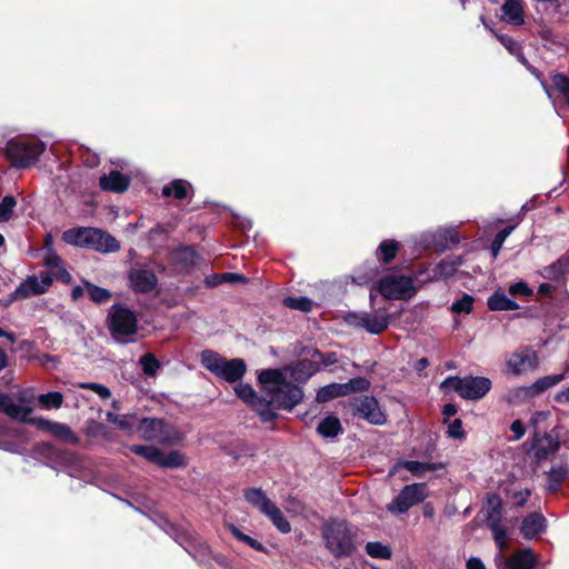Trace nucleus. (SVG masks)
<instances>
[{
  "label": "nucleus",
  "instance_id": "1",
  "mask_svg": "<svg viewBox=\"0 0 569 569\" xmlns=\"http://www.w3.org/2000/svg\"><path fill=\"white\" fill-rule=\"evenodd\" d=\"M267 396V403L276 409L291 410L303 398V391L297 385L288 382L278 369L262 370L258 376Z\"/></svg>",
  "mask_w": 569,
  "mask_h": 569
},
{
  "label": "nucleus",
  "instance_id": "2",
  "mask_svg": "<svg viewBox=\"0 0 569 569\" xmlns=\"http://www.w3.org/2000/svg\"><path fill=\"white\" fill-rule=\"evenodd\" d=\"M44 150V142L37 138L17 137L7 141L3 153L13 168L26 169L34 164Z\"/></svg>",
  "mask_w": 569,
  "mask_h": 569
},
{
  "label": "nucleus",
  "instance_id": "3",
  "mask_svg": "<svg viewBox=\"0 0 569 569\" xmlns=\"http://www.w3.org/2000/svg\"><path fill=\"white\" fill-rule=\"evenodd\" d=\"M200 361L208 371L227 382L238 381L247 371L243 359H227L212 350H203L200 355Z\"/></svg>",
  "mask_w": 569,
  "mask_h": 569
},
{
  "label": "nucleus",
  "instance_id": "4",
  "mask_svg": "<svg viewBox=\"0 0 569 569\" xmlns=\"http://www.w3.org/2000/svg\"><path fill=\"white\" fill-rule=\"evenodd\" d=\"M327 549L337 558L348 557L355 550V536L346 521L332 520L322 529Z\"/></svg>",
  "mask_w": 569,
  "mask_h": 569
},
{
  "label": "nucleus",
  "instance_id": "5",
  "mask_svg": "<svg viewBox=\"0 0 569 569\" xmlns=\"http://www.w3.org/2000/svg\"><path fill=\"white\" fill-rule=\"evenodd\" d=\"M108 329L111 337L119 343L133 341L138 330L136 313L123 305H113L108 313Z\"/></svg>",
  "mask_w": 569,
  "mask_h": 569
},
{
  "label": "nucleus",
  "instance_id": "6",
  "mask_svg": "<svg viewBox=\"0 0 569 569\" xmlns=\"http://www.w3.org/2000/svg\"><path fill=\"white\" fill-rule=\"evenodd\" d=\"M441 389L452 390L467 400H479L491 389V381L486 377H457L451 376L441 382Z\"/></svg>",
  "mask_w": 569,
  "mask_h": 569
},
{
  "label": "nucleus",
  "instance_id": "7",
  "mask_svg": "<svg viewBox=\"0 0 569 569\" xmlns=\"http://www.w3.org/2000/svg\"><path fill=\"white\" fill-rule=\"evenodd\" d=\"M137 431L141 439L157 441L164 446L177 445L182 438L176 428L158 418H143L139 420Z\"/></svg>",
  "mask_w": 569,
  "mask_h": 569
},
{
  "label": "nucleus",
  "instance_id": "8",
  "mask_svg": "<svg viewBox=\"0 0 569 569\" xmlns=\"http://www.w3.org/2000/svg\"><path fill=\"white\" fill-rule=\"evenodd\" d=\"M345 320L352 327L365 329L371 335H379L388 328L390 316L385 309H379L371 312H349Z\"/></svg>",
  "mask_w": 569,
  "mask_h": 569
},
{
  "label": "nucleus",
  "instance_id": "9",
  "mask_svg": "<svg viewBox=\"0 0 569 569\" xmlns=\"http://www.w3.org/2000/svg\"><path fill=\"white\" fill-rule=\"evenodd\" d=\"M428 496L425 483H412L405 486L398 496L387 505V510L393 515H403L413 506L422 502Z\"/></svg>",
  "mask_w": 569,
  "mask_h": 569
},
{
  "label": "nucleus",
  "instance_id": "10",
  "mask_svg": "<svg viewBox=\"0 0 569 569\" xmlns=\"http://www.w3.org/2000/svg\"><path fill=\"white\" fill-rule=\"evenodd\" d=\"M379 291L387 299H408L416 293L412 279L398 274L382 278L379 282Z\"/></svg>",
  "mask_w": 569,
  "mask_h": 569
},
{
  "label": "nucleus",
  "instance_id": "11",
  "mask_svg": "<svg viewBox=\"0 0 569 569\" xmlns=\"http://www.w3.org/2000/svg\"><path fill=\"white\" fill-rule=\"evenodd\" d=\"M234 392L257 411L262 421L270 422L277 418V413L272 411L270 403H267V399L258 397L250 385L239 383L234 387Z\"/></svg>",
  "mask_w": 569,
  "mask_h": 569
},
{
  "label": "nucleus",
  "instance_id": "12",
  "mask_svg": "<svg viewBox=\"0 0 569 569\" xmlns=\"http://www.w3.org/2000/svg\"><path fill=\"white\" fill-rule=\"evenodd\" d=\"M368 381L363 378H355L346 383H330L320 388L316 399L318 402H327L337 397L347 396L353 391H363L368 387Z\"/></svg>",
  "mask_w": 569,
  "mask_h": 569
},
{
  "label": "nucleus",
  "instance_id": "13",
  "mask_svg": "<svg viewBox=\"0 0 569 569\" xmlns=\"http://www.w3.org/2000/svg\"><path fill=\"white\" fill-rule=\"evenodd\" d=\"M506 366L509 373L520 376L538 367V357L535 350L521 348L506 358Z\"/></svg>",
  "mask_w": 569,
  "mask_h": 569
},
{
  "label": "nucleus",
  "instance_id": "14",
  "mask_svg": "<svg viewBox=\"0 0 569 569\" xmlns=\"http://www.w3.org/2000/svg\"><path fill=\"white\" fill-rule=\"evenodd\" d=\"M52 284V278L49 273H41L40 277H28L12 292V300L24 299L32 296L44 293Z\"/></svg>",
  "mask_w": 569,
  "mask_h": 569
},
{
  "label": "nucleus",
  "instance_id": "15",
  "mask_svg": "<svg viewBox=\"0 0 569 569\" xmlns=\"http://www.w3.org/2000/svg\"><path fill=\"white\" fill-rule=\"evenodd\" d=\"M497 569H533L537 565V557L530 548L515 552L510 558L498 553L495 557Z\"/></svg>",
  "mask_w": 569,
  "mask_h": 569
},
{
  "label": "nucleus",
  "instance_id": "16",
  "mask_svg": "<svg viewBox=\"0 0 569 569\" xmlns=\"http://www.w3.org/2000/svg\"><path fill=\"white\" fill-rule=\"evenodd\" d=\"M128 280L130 288L140 293L151 292L158 283L153 270L142 266L131 268L128 272Z\"/></svg>",
  "mask_w": 569,
  "mask_h": 569
},
{
  "label": "nucleus",
  "instance_id": "17",
  "mask_svg": "<svg viewBox=\"0 0 569 569\" xmlns=\"http://www.w3.org/2000/svg\"><path fill=\"white\" fill-rule=\"evenodd\" d=\"M465 263L463 257L461 256H449L442 259L431 270H428V274L425 278L426 281H439L447 280L453 277L459 268Z\"/></svg>",
  "mask_w": 569,
  "mask_h": 569
},
{
  "label": "nucleus",
  "instance_id": "18",
  "mask_svg": "<svg viewBox=\"0 0 569 569\" xmlns=\"http://www.w3.org/2000/svg\"><path fill=\"white\" fill-rule=\"evenodd\" d=\"M357 415L372 425H382L386 416L381 411L378 401L373 397L365 396L356 405Z\"/></svg>",
  "mask_w": 569,
  "mask_h": 569
},
{
  "label": "nucleus",
  "instance_id": "19",
  "mask_svg": "<svg viewBox=\"0 0 569 569\" xmlns=\"http://www.w3.org/2000/svg\"><path fill=\"white\" fill-rule=\"evenodd\" d=\"M89 243L88 247L93 248L100 252H117L120 250L119 241L112 237L111 234L97 229L89 227Z\"/></svg>",
  "mask_w": 569,
  "mask_h": 569
},
{
  "label": "nucleus",
  "instance_id": "20",
  "mask_svg": "<svg viewBox=\"0 0 569 569\" xmlns=\"http://www.w3.org/2000/svg\"><path fill=\"white\" fill-rule=\"evenodd\" d=\"M99 186L103 191L121 193L130 186V178L117 170L103 174L99 179Z\"/></svg>",
  "mask_w": 569,
  "mask_h": 569
},
{
  "label": "nucleus",
  "instance_id": "21",
  "mask_svg": "<svg viewBox=\"0 0 569 569\" xmlns=\"http://www.w3.org/2000/svg\"><path fill=\"white\" fill-rule=\"evenodd\" d=\"M39 428L47 430L54 437L62 439L69 443H78V436L64 423L53 422L44 419L36 420Z\"/></svg>",
  "mask_w": 569,
  "mask_h": 569
},
{
  "label": "nucleus",
  "instance_id": "22",
  "mask_svg": "<svg viewBox=\"0 0 569 569\" xmlns=\"http://www.w3.org/2000/svg\"><path fill=\"white\" fill-rule=\"evenodd\" d=\"M545 529L546 518L539 512H533L522 520L520 532L526 539H532L543 532Z\"/></svg>",
  "mask_w": 569,
  "mask_h": 569
},
{
  "label": "nucleus",
  "instance_id": "23",
  "mask_svg": "<svg viewBox=\"0 0 569 569\" xmlns=\"http://www.w3.org/2000/svg\"><path fill=\"white\" fill-rule=\"evenodd\" d=\"M0 411L20 421H28V417L31 413L30 408L14 403L11 397L6 393H0Z\"/></svg>",
  "mask_w": 569,
  "mask_h": 569
},
{
  "label": "nucleus",
  "instance_id": "24",
  "mask_svg": "<svg viewBox=\"0 0 569 569\" xmlns=\"http://www.w3.org/2000/svg\"><path fill=\"white\" fill-rule=\"evenodd\" d=\"M488 308L492 311H511L517 310L519 305L510 299L502 289L496 290L487 301Z\"/></svg>",
  "mask_w": 569,
  "mask_h": 569
},
{
  "label": "nucleus",
  "instance_id": "25",
  "mask_svg": "<svg viewBox=\"0 0 569 569\" xmlns=\"http://www.w3.org/2000/svg\"><path fill=\"white\" fill-rule=\"evenodd\" d=\"M541 277L551 281H560L569 274V257H561L540 271Z\"/></svg>",
  "mask_w": 569,
  "mask_h": 569
},
{
  "label": "nucleus",
  "instance_id": "26",
  "mask_svg": "<svg viewBox=\"0 0 569 569\" xmlns=\"http://www.w3.org/2000/svg\"><path fill=\"white\" fill-rule=\"evenodd\" d=\"M502 18L515 26H521L523 19V4L520 0H506L501 7Z\"/></svg>",
  "mask_w": 569,
  "mask_h": 569
},
{
  "label": "nucleus",
  "instance_id": "27",
  "mask_svg": "<svg viewBox=\"0 0 569 569\" xmlns=\"http://www.w3.org/2000/svg\"><path fill=\"white\" fill-rule=\"evenodd\" d=\"M426 244H435L440 248H446L449 244H457L459 242V237L455 229H439L433 233L427 236Z\"/></svg>",
  "mask_w": 569,
  "mask_h": 569
},
{
  "label": "nucleus",
  "instance_id": "28",
  "mask_svg": "<svg viewBox=\"0 0 569 569\" xmlns=\"http://www.w3.org/2000/svg\"><path fill=\"white\" fill-rule=\"evenodd\" d=\"M244 499L261 513H266L274 505L260 488H249L243 493Z\"/></svg>",
  "mask_w": 569,
  "mask_h": 569
},
{
  "label": "nucleus",
  "instance_id": "29",
  "mask_svg": "<svg viewBox=\"0 0 569 569\" xmlns=\"http://www.w3.org/2000/svg\"><path fill=\"white\" fill-rule=\"evenodd\" d=\"M501 499L497 495H490L487 497L483 511L486 515V525L491 526L501 522Z\"/></svg>",
  "mask_w": 569,
  "mask_h": 569
},
{
  "label": "nucleus",
  "instance_id": "30",
  "mask_svg": "<svg viewBox=\"0 0 569 569\" xmlns=\"http://www.w3.org/2000/svg\"><path fill=\"white\" fill-rule=\"evenodd\" d=\"M106 419L108 422L116 425L120 430L131 433L138 426V418L136 415H117L114 412L108 411L106 413Z\"/></svg>",
  "mask_w": 569,
  "mask_h": 569
},
{
  "label": "nucleus",
  "instance_id": "31",
  "mask_svg": "<svg viewBox=\"0 0 569 569\" xmlns=\"http://www.w3.org/2000/svg\"><path fill=\"white\" fill-rule=\"evenodd\" d=\"M89 227H79L68 229L62 234V240L72 246L88 247L89 243Z\"/></svg>",
  "mask_w": 569,
  "mask_h": 569
},
{
  "label": "nucleus",
  "instance_id": "32",
  "mask_svg": "<svg viewBox=\"0 0 569 569\" xmlns=\"http://www.w3.org/2000/svg\"><path fill=\"white\" fill-rule=\"evenodd\" d=\"M191 189L192 187L188 181L176 179L162 188V194L164 197L173 196L177 200H182L187 198Z\"/></svg>",
  "mask_w": 569,
  "mask_h": 569
},
{
  "label": "nucleus",
  "instance_id": "33",
  "mask_svg": "<svg viewBox=\"0 0 569 569\" xmlns=\"http://www.w3.org/2000/svg\"><path fill=\"white\" fill-rule=\"evenodd\" d=\"M399 466L416 477H421L427 471H435L437 469L443 468L442 463L420 462L415 460L401 461Z\"/></svg>",
  "mask_w": 569,
  "mask_h": 569
},
{
  "label": "nucleus",
  "instance_id": "34",
  "mask_svg": "<svg viewBox=\"0 0 569 569\" xmlns=\"http://www.w3.org/2000/svg\"><path fill=\"white\" fill-rule=\"evenodd\" d=\"M317 431L325 438H335L342 432V427L337 417L329 416L320 421Z\"/></svg>",
  "mask_w": 569,
  "mask_h": 569
},
{
  "label": "nucleus",
  "instance_id": "35",
  "mask_svg": "<svg viewBox=\"0 0 569 569\" xmlns=\"http://www.w3.org/2000/svg\"><path fill=\"white\" fill-rule=\"evenodd\" d=\"M569 475V467L565 463L553 467L548 473L547 489L549 491H557L561 482Z\"/></svg>",
  "mask_w": 569,
  "mask_h": 569
},
{
  "label": "nucleus",
  "instance_id": "36",
  "mask_svg": "<svg viewBox=\"0 0 569 569\" xmlns=\"http://www.w3.org/2000/svg\"><path fill=\"white\" fill-rule=\"evenodd\" d=\"M266 517L270 519L272 525L282 533H288L291 531V526L289 521L286 519L281 510L276 506L272 507L264 513Z\"/></svg>",
  "mask_w": 569,
  "mask_h": 569
},
{
  "label": "nucleus",
  "instance_id": "37",
  "mask_svg": "<svg viewBox=\"0 0 569 569\" xmlns=\"http://www.w3.org/2000/svg\"><path fill=\"white\" fill-rule=\"evenodd\" d=\"M535 397H537V395L532 388V385H530V386L518 387V388L510 390L507 395V400L510 403L517 405V403L526 402Z\"/></svg>",
  "mask_w": 569,
  "mask_h": 569
},
{
  "label": "nucleus",
  "instance_id": "38",
  "mask_svg": "<svg viewBox=\"0 0 569 569\" xmlns=\"http://www.w3.org/2000/svg\"><path fill=\"white\" fill-rule=\"evenodd\" d=\"M157 466L163 468H179L186 466V459L184 456L179 451L163 453L160 450V457L158 458Z\"/></svg>",
  "mask_w": 569,
  "mask_h": 569
},
{
  "label": "nucleus",
  "instance_id": "39",
  "mask_svg": "<svg viewBox=\"0 0 569 569\" xmlns=\"http://www.w3.org/2000/svg\"><path fill=\"white\" fill-rule=\"evenodd\" d=\"M496 38L501 42V44L511 53L512 56L517 57V59L525 66H527V59L521 52V46L512 39L511 37H508L506 34H499L495 33Z\"/></svg>",
  "mask_w": 569,
  "mask_h": 569
},
{
  "label": "nucleus",
  "instance_id": "40",
  "mask_svg": "<svg viewBox=\"0 0 569 569\" xmlns=\"http://www.w3.org/2000/svg\"><path fill=\"white\" fill-rule=\"evenodd\" d=\"M565 379V373H556V375H549L545 376L542 378H539L537 381L532 383V388L536 392V395H540L543 391L548 390L549 388L558 385Z\"/></svg>",
  "mask_w": 569,
  "mask_h": 569
},
{
  "label": "nucleus",
  "instance_id": "41",
  "mask_svg": "<svg viewBox=\"0 0 569 569\" xmlns=\"http://www.w3.org/2000/svg\"><path fill=\"white\" fill-rule=\"evenodd\" d=\"M44 264L57 271L60 274L61 279L68 281L70 279V274L68 271L63 269V263L61 258L52 250H48L44 256Z\"/></svg>",
  "mask_w": 569,
  "mask_h": 569
},
{
  "label": "nucleus",
  "instance_id": "42",
  "mask_svg": "<svg viewBox=\"0 0 569 569\" xmlns=\"http://www.w3.org/2000/svg\"><path fill=\"white\" fill-rule=\"evenodd\" d=\"M83 286L90 299L96 303L107 302L111 298V292L106 288L98 287L89 281H83Z\"/></svg>",
  "mask_w": 569,
  "mask_h": 569
},
{
  "label": "nucleus",
  "instance_id": "43",
  "mask_svg": "<svg viewBox=\"0 0 569 569\" xmlns=\"http://www.w3.org/2000/svg\"><path fill=\"white\" fill-rule=\"evenodd\" d=\"M129 450L156 465L158 462V458L160 457V449L153 446L132 445Z\"/></svg>",
  "mask_w": 569,
  "mask_h": 569
},
{
  "label": "nucleus",
  "instance_id": "44",
  "mask_svg": "<svg viewBox=\"0 0 569 569\" xmlns=\"http://www.w3.org/2000/svg\"><path fill=\"white\" fill-rule=\"evenodd\" d=\"M143 373L148 377H154L160 369V362L152 353H146L139 359Z\"/></svg>",
  "mask_w": 569,
  "mask_h": 569
},
{
  "label": "nucleus",
  "instance_id": "45",
  "mask_svg": "<svg viewBox=\"0 0 569 569\" xmlns=\"http://www.w3.org/2000/svg\"><path fill=\"white\" fill-rule=\"evenodd\" d=\"M398 249V242L393 240H385L379 244L377 253L379 259H381L383 262H389L395 258Z\"/></svg>",
  "mask_w": 569,
  "mask_h": 569
},
{
  "label": "nucleus",
  "instance_id": "46",
  "mask_svg": "<svg viewBox=\"0 0 569 569\" xmlns=\"http://www.w3.org/2000/svg\"><path fill=\"white\" fill-rule=\"evenodd\" d=\"M283 305L290 309L309 312L312 309V301L306 297H286Z\"/></svg>",
  "mask_w": 569,
  "mask_h": 569
},
{
  "label": "nucleus",
  "instance_id": "47",
  "mask_svg": "<svg viewBox=\"0 0 569 569\" xmlns=\"http://www.w3.org/2000/svg\"><path fill=\"white\" fill-rule=\"evenodd\" d=\"M513 229H515V226H508V227L501 229L496 234V237L493 238L492 243H491V254L493 258L498 257V254L503 246V242L510 236V233L513 231Z\"/></svg>",
  "mask_w": 569,
  "mask_h": 569
},
{
  "label": "nucleus",
  "instance_id": "48",
  "mask_svg": "<svg viewBox=\"0 0 569 569\" xmlns=\"http://www.w3.org/2000/svg\"><path fill=\"white\" fill-rule=\"evenodd\" d=\"M366 551L372 558L389 559L391 557L389 547L382 545L381 542H368L366 546Z\"/></svg>",
  "mask_w": 569,
  "mask_h": 569
},
{
  "label": "nucleus",
  "instance_id": "49",
  "mask_svg": "<svg viewBox=\"0 0 569 569\" xmlns=\"http://www.w3.org/2000/svg\"><path fill=\"white\" fill-rule=\"evenodd\" d=\"M17 201L12 196H6L0 202V221H9L13 214Z\"/></svg>",
  "mask_w": 569,
  "mask_h": 569
},
{
  "label": "nucleus",
  "instance_id": "50",
  "mask_svg": "<svg viewBox=\"0 0 569 569\" xmlns=\"http://www.w3.org/2000/svg\"><path fill=\"white\" fill-rule=\"evenodd\" d=\"M473 297L465 293L461 299L455 301L451 306V310L455 313H470L473 308Z\"/></svg>",
  "mask_w": 569,
  "mask_h": 569
},
{
  "label": "nucleus",
  "instance_id": "51",
  "mask_svg": "<svg viewBox=\"0 0 569 569\" xmlns=\"http://www.w3.org/2000/svg\"><path fill=\"white\" fill-rule=\"evenodd\" d=\"M63 397L60 392H48L39 396V402L47 409L60 408Z\"/></svg>",
  "mask_w": 569,
  "mask_h": 569
},
{
  "label": "nucleus",
  "instance_id": "52",
  "mask_svg": "<svg viewBox=\"0 0 569 569\" xmlns=\"http://www.w3.org/2000/svg\"><path fill=\"white\" fill-rule=\"evenodd\" d=\"M492 531L493 540L500 551L507 548V530L501 526V522L488 526Z\"/></svg>",
  "mask_w": 569,
  "mask_h": 569
},
{
  "label": "nucleus",
  "instance_id": "53",
  "mask_svg": "<svg viewBox=\"0 0 569 569\" xmlns=\"http://www.w3.org/2000/svg\"><path fill=\"white\" fill-rule=\"evenodd\" d=\"M508 291L515 298H517V297L527 298V297H531L533 295L532 289L527 284V282H525L522 280L510 284Z\"/></svg>",
  "mask_w": 569,
  "mask_h": 569
},
{
  "label": "nucleus",
  "instance_id": "54",
  "mask_svg": "<svg viewBox=\"0 0 569 569\" xmlns=\"http://www.w3.org/2000/svg\"><path fill=\"white\" fill-rule=\"evenodd\" d=\"M232 535L240 541L244 542L249 547H251L254 550L263 551V546L254 538H251L248 535L242 533L238 528L234 526L231 527Z\"/></svg>",
  "mask_w": 569,
  "mask_h": 569
},
{
  "label": "nucleus",
  "instance_id": "55",
  "mask_svg": "<svg viewBox=\"0 0 569 569\" xmlns=\"http://www.w3.org/2000/svg\"><path fill=\"white\" fill-rule=\"evenodd\" d=\"M81 389H88L96 392L101 399H108L111 396L110 390L100 383L94 382H81L78 385Z\"/></svg>",
  "mask_w": 569,
  "mask_h": 569
},
{
  "label": "nucleus",
  "instance_id": "56",
  "mask_svg": "<svg viewBox=\"0 0 569 569\" xmlns=\"http://www.w3.org/2000/svg\"><path fill=\"white\" fill-rule=\"evenodd\" d=\"M552 83L555 88L561 93H569V79L561 73H557L552 77Z\"/></svg>",
  "mask_w": 569,
  "mask_h": 569
},
{
  "label": "nucleus",
  "instance_id": "57",
  "mask_svg": "<svg viewBox=\"0 0 569 569\" xmlns=\"http://www.w3.org/2000/svg\"><path fill=\"white\" fill-rule=\"evenodd\" d=\"M465 435L462 429V422L460 419H455L448 426V436L453 439H460Z\"/></svg>",
  "mask_w": 569,
  "mask_h": 569
},
{
  "label": "nucleus",
  "instance_id": "58",
  "mask_svg": "<svg viewBox=\"0 0 569 569\" xmlns=\"http://www.w3.org/2000/svg\"><path fill=\"white\" fill-rule=\"evenodd\" d=\"M510 430L513 432V437L511 438L513 441L522 438L526 431L525 426L520 420H515L510 426Z\"/></svg>",
  "mask_w": 569,
  "mask_h": 569
},
{
  "label": "nucleus",
  "instance_id": "59",
  "mask_svg": "<svg viewBox=\"0 0 569 569\" xmlns=\"http://www.w3.org/2000/svg\"><path fill=\"white\" fill-rule=\"evenodd\" d=\"M555 401L560 405H569V386L558 391L555 397Z\"/></svg>",
  "mask_w": 569,
  "mask_h": 569
},
{
  "label": "nucleus",
  "instance_id": "60",
  "mask_svg": "<svg viewBox=\"0 0 569 569\" xmlns=\"http://www.w3.org/2000/svg\"><path fill=\"white\" fill-rule=\"evenodd\" d=\"M220 280L230 282H244L246 278L239 273L227 272L219 276Z\"/></svg>",
  "mask_w": 569,
  "mask_h": 569
},
{
  "label": "nucleus",
  "instance_id": "61",
  "mask_svg": "<svg viewBox=\"0 0 569 569\" xmlns=\"http://www.w3.org/2000/svg\"><path fill=\"white\" fill-rule=\"evenodd\" d=\"M467 569H486L485 563L477 557H471L467 561Z\"/></svg>",
  "mask_w": 569,
  "mask_h": 569
},
{
  "label": "nucleus",
  "instance_id": "62",
  "mask_svg": "<svg viewBox=\"0 0 569 569\" xmlns=\"http://www.w3.org/2000/svg\"><path fill=\"white\" fill-rule=\"evenodd\" d=\"M457 413V407L452 403H447L442 408V415L446 418H450Z\"/></svg>",
  "mask_w": 569,
  "mask_h": 569
},
{
  "label": "nucleus",
  "instance_id": "63",
  "mask_svg": "<svg viewBox=\"0 0 569 569\" xmlns=\"http://www.w3.org/2000/svg\"><path fill=\"white\" fill-rule=\"evenodd\" d=\"M555 290V287L551 283H541L538 288V292L543 296H551L552 291Z\"/></svg>",
  "mask_w": 569,
  "mask_h": 569
},
{
  "label": "nucleus",
  "instance_id": "64",
  "mask_svg": "<svg viewBox=\"0 0 569 569\" xmlns=\"http://www.w3.org/2000/svg\"><path fill=\"white\" fill-rule=\"evenodd\" d=\"M84 290H86L84 286L83 287H81V286L74 287L71 291L72 299L78 300L79 298H81L83 296Z\"/></svg>",
  "mask_w": 569,
  "mask_h": 569
}]
</instances>
